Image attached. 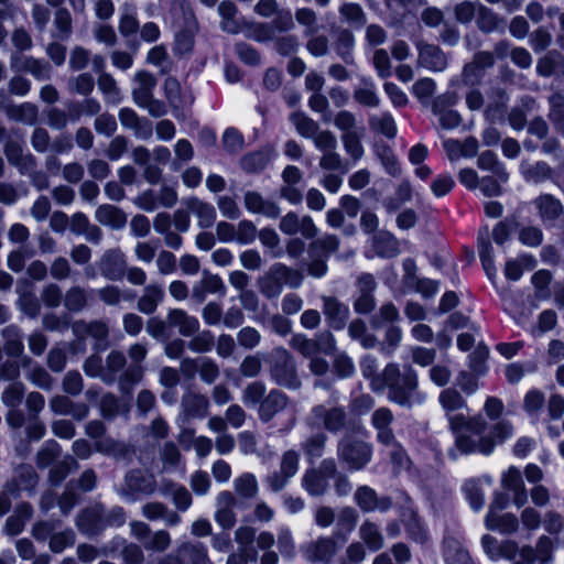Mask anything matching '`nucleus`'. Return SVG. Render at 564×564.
<instances>
[{
    "instance_id": "obj_1",
    "label": "nucleus",
    "mask_w": 564,
    "mask_h": 564,
    "mask_svg": "<svg viewBox=\"0 0 564 564\" xmlns=\"http://www.w3.org/2000/svg\"><path fill=\"white\" fill-rule=\"evenodd\" d=\"M378 364L372 356H366L360 362L364 377L370 379V388L376 393L387 390V399L402 408L411 409L425 401V394L419 390V376L408 366L403 372L395 362L386 365L381 373L377 375Z\"/></svg>"
},
{
    "instance_id": "obj_2",
    "label": "nucleus",
    "mask_w": 564,
    "mask_h": 564,
    "mask_svg": "<svg viewBox=\"0 0 564 564\" xmlns=\"http://www.w3.org/2000/svg\"><path fill=\"white\" fill-rule=\"evenodd\" d=\"M449 429L455 434V447L462 454L490 455L494 444L488 433L487 421L481 415L451 416Z\"/></svg>"
},
{
    "instance_id": "obj_3",
    "label": "nucleus",
    "mask_w": 564,
    "mask_h": 564,
    "mask_svg": "<svg viewBox=\"0 0 564 564\" xmlns=\"http://www.w3.org/2000/svg\"><path fill=\"white\" fill-rule=\"evenodd\" d=\"M302 282L303 274L299 270L283 263H274L258 279V286L263 296L274 299L282 293L284 284L297 289Z\"/></svg>"
},
{
    "instance_id": "obj_4",
    "label": "nucleus",
    "mask_w": 564,
    "mask_h": 564,
    "mask_svg": "<svg viewBox=\"0 0 564 564\" xmlns=\"http://www.w3.org/2000/svg\"><path fill=\"white\" fill-rule=\"evenodd\" d=\"M271 379L281 387L299 389L301 380L294 357L283 347L273 348L267 358Z\"/></svg>"
},
{
    "instance_id": "obj_5",
    "label": "nucleus",
    "mask_w": 564,
    "mask_h": 564,
    "mask_svg": "<svg viewBox=\"0 0 564 564\" xmlns=\"http://www.w3.org/2000/svg\"><path fill=\"white\" fill-rule=\"evenodd\" d=\"M311 430H325L332 434L346 430L348 413L341 406L314 405L305 419Z\"/></svg>"
},
{
    "instance_id": "obj_6",
    "label": "nucleus",
    "mask_w": 564,
    "mask_h": 564,
    "mask_svg": "<svg viewBox=\"0 0 564 564\" xmlns=\"http://www.w3.org/2000/svg\"><path fill=\"white\" fill-rule=\"evenodd\" d=\"M337 456L349 469L359 470L370 462L372 446L352 435H345L338 441Z\"/></svg>"
},
{
    "instance_id": "obj_7",
    "label": "nucleus",
    "mask_w": 564,
    "mask_h": 564,
    "mask_svg": "<svg viewBox=\"0 0 564 564\" xmlns=\"http://www.w3.org/2000/svg\"><path fill=\"white\" fill-rule=\"evenodd\" d=\"M337 473V464L334 458H325L317 467L305 470L302 477V487L313 496H323L329 486V479L334 478Z\"/></svg>"
},
{
    "instance_id": "obj_8",
    "label": "nucleus",
    "mask_w": 564,
    "mask_h": 564,
    "mask_svg": "<svg viewBox=\"0 0 564 564\" xmlns=\"http://www.w3.org/2000/svg\"><path fill=\"white\" fill-rule=\"evenodd\" d=\"M148 355V345L144 343H135L129 346L128 357L130 365L120 375L119 390L123 393H130L132 388L142 381L145 368L142 365Z\"/></svg>"
},
{
    "instance_id": "obj_9",
    "label": "nucleus",
    "mask_w": 564,
    "mask_h": 564,
    "mask_svg": "<svg viewBox=\"0 0 564 564\" xmlns=\"http://www.w3.org/2000/svg\"><path fill=\"white\" fill-rule=\"evenodd\" d=\"M338 544L333 536H318L301 545L303 557L312 563L329 564L338 553Z\"/></svg>"
},
{
    "instance_id": "obj_10",
    "label": "nucleus",
    "mask_w": 564,
    "mask_h": 564,
    "mask_svg": "<svg viewBox=\"0 0 564 564\" xmlns=\"http://www.w3.org/2000/svg\"><path fill=\"white\" fill-rule=\"evenodd\" d=\"M505 508L501 497H497L489 506L485 518V525L490 531H498L502 534L516 533L519 529V519L516 514L507 512L500 513Z\"/></svg>"
},
{
    "instance_id": "obj_11",
    "label": "nucleus",
    "mask_w": 564,
    "mask_h": 564,
    "mask_svg": "<svg viewBox=\"0 0 564 564\" xmlns=\"http://www.w3.org/2000/svg\"><path fill=\"white\" fill-rule=\"evenodd\" d=\"M532 206L541 223L545 226H555L564 217V206L560 198L549 193H542L532 200Z\"/></svg>"
},
{
    "instance_id": "obj_12",
    "label": "nucleus",
    "mask_w": 564,
    "mask_h": 564,
    "mask_svg": "<svg viewBox=\"0 0 564 564\" xmlns=\"http://www.w3.org/2000/svg\"><path fill=\"white\" fill-rule=\"evenodd\" d=\"M494 54L489 51H478L470 62L466 63L462 72V82L467 86L478 85L487 69L495 65Z\"/></svg>"
},
{
    "instance_id": "obj_13",
    "label": "nucleus",
    "mask_w": 564,
    "mask_h": 564,
    "mask_svg": "<svg viewBox=\"0 0 564 564\" xmlns=\"http://www.w3.org/2000/svg\"><path fill=\"white\" fill-rule=\"evenodd\" d=\"M357 293L354 300V310L358 314H369L376 307V300L373 292L377 288V282L372 274L362 273L357 279Z\"/></svg>"
},
{
    "instance_id": "obj_14",
    "label": "nucleus",
    "mask_w": 564,
    "mask_h": 564,
    "mask_svg": "<svg viewBox=\"0 0 564 564\" xmlns=\"http://www.w3.org/2000/svg\"><path fill=\"white\" fill-rule=\"evenodd\" d=\"M127 267L126 256L120 248L107 249L98 261L100 274L109 281H120Z\"/></svg>"
},
{
    "instance_id": "obj_15",
    "label": "nucleus",
    "mask_w": 564,
    "mask_h": 564,
    "mask_svg": "<svg viewBox=\"0 0 564 564\" xmlns=\"http://www.w3.org/2000/svg\"><path fill=\"white\" fill-rule=\"evenodd\" d=\"M415 47L417 51L416 64L419 67L432 72H442L447 67V56L440 46L420 40L415 43Z\"/></svg>"
},
{
    "instance_id": "obj_16",
    "label": "nucleus",
    "mask_w": 564,
    "mask_h": 564,
    "mask_svg": "<svg viewBox=\"0 0 564 564\" xmlns=\"http://www.w3.org/2000/svg\"><path fill=\"white\" fill-rule=\"evenodd\" d=\"M236 506L237 498L234 492L224 490L217 495L214 518L223 530L228 531L235 527L237 522Z\"/></svg>"
},
{
    "instance_id": "obj_17",
    "label": "nucleus",
    "mask_w": 564,
    "mask_h": 564,
    "mask_svg": "<svg viewBox=\"0 0 564 564\" xmlns=\"http://www.w3.org/2000/svg\"><path fill=\"white\" fill-rule=\"evenodd\" d=\"M0 109H2L9 119L25 124H34L37 120V107L31 102L13 105L3 90H0Z\"/></svg>"
},
{
    "instance_id": "obj_18",
    "label": "nucleus",
    "mask_w": 564,
    "mask_h": 564,
    "mask_svg": "<svg viewBox=\"0 0 564 564\" xmlns=\"http://www.w3.org/2000/svg\"><path fill=\"white\" fill-rule=\"evenodd\" d=\"M323 314L329 327L340 330L349 317V307L336 296L322 295Z\"/></svg>"
},
{
    "instance_id": "obj_19",
    "label": "nucleus",
    "mask_w": 564,
    "mask_h": 564,
    "mask_svg": "<svg viewBox=\"0 0 564 564\" xmlns=\"http://www.w3.org/2000/svg\"><path fill=\"white\" fill-rule=\"evenodd\" d=\"M156 490V480L152 474L133 469L124 478V496L133 494L152 495Z\"/></svg>"
},
{
    "instance_id": "obj_20",
    "label": "nucleus",
    "mask_w": 564,
    "mask_h": 564,
    "mask_svg": "<svg viewBox=\"0 0 564 564\" xmlns=\"http://www.w3.org/2000/svg\"><path fill=\"white\" fill-rule=\"evenodd\" d=\"M289 397L278 390L272 389L258 406V416L261 422H270L276 414L284 411L289 405Z\"/></svg>"
},
{
    "instance_id": "obj_21",
    "label": "nucleus",
    "mask_w": 564,
    "mask_h": 564,
    "mask_svg": "<svg viewBox=\"0 0 564 564\" xmlns=\"http://www.w3.org/2000/svg\"><path fill=\"white\" fill-rule=\"evenodd\" d=\"M501 486L506 490L512 492V501L518 508L523 507L527 503L528 492L522 478V473L519 468L510 466L502 474Z\"/></svg>"
},
{
    "instance_id": "obj_22",
    "label": "nucleus",
    "mask_w": 564,
    "mask_h": 564,
    "mask_svg": "<svg viewBox=\"0 0 564 564\" xmlns=\"http://www.w3.org/2000/svg\"><path fill=\"white\" fill-rule=\"evenodd\" d=\"M481 544L485 553L494 561L513 560L518 554V543L512 540L499 542L496 538L485 534Z\"/></svg>"
},
{
    "instance_id": "obj_23",
    "label": "nucleus",
    "mask_w": 564,
    "mask_h": 564,
    "mask_svg": "<svg viewBox=\"0 0 564 564\" xmlns=\"http://www.w3.org/2000/svg\"><path fill=\"white\" fill-rule=\"evenodd\" d=\"M209 400L206 395L188 391L181 399L182 413L186 419H203L208 414Z\"/></svg>"
},
{
    "instance_id": "obj_24",
    "label": "nucleus",
    "mask_w": 564,
    "mask_h": 564,
    "mask_svg": "<svg viewBox=\"0 0 564 564\" xmlns=\"http://www.w3.org/2000/svg\"><path fill=\"white\" fill-rule=\"evenodd\" d=\"M393 413L389 408L377 409L371 416V424L377 430V438L380 443L390 445L394 442V434L391 429Z\"/></svg>"
},
{
    "instance_id": "obj_25",
    "label": "nucleus",
    "mask_w": 564,
    "mask_h": 564,
    "mask_svg": "<svg viewBox=\"0 0 564 564\" xmlns=\"http://www.w3.org/2000/svg\"><path fill=\"white\" fill-rule=\"evenodd\" d=\"M355 501L365 512H370L376 509L387 511L392 505L390 498H378L376 491L368 486H361L356 490Z\"/></svg>"
},
{
    "instance_id": "obj_26",
    "label": "nucleus",
    "mask_w": 564,
    "mask_h": 564,
    "mask_svg": "<svg viewBox=\"0 0 564 564\" xmlns=\"http://www.w3.org/2000/svg\"><path fill=\"white\" fill-rule=\"evenodd\" d=\"M243 203L250 213L262 214L269 218H278L280 215L279 206L256 191H248L243 196Z\"/></svg>"
},
{
    "instance_id": "obj_27",
    "label": "nucleus",
    "mask_w": 564,
    "mask_h": 564,
    "mask_svg": "<svg viewBox=\"0 0 564 564\" xmlns=\"http://www.w3.org/2000/svg\"><path fill=\"white\" fill-rule=\"evenodd\" d=\"M218 13L221 17L220 28L230 34H238L243 31L246 22L238 18V9L232 1L225 0L218 6Z\"/></svg>"
},
{
    "instance_id": "obj_28",
    "label": "nucleus",
    "mask_w": 564,
    "mask_h": 564,
    "mask_svg": "<svg viewBox=\"0 0 564 564\" xmlns=\"http://www.w3.org/2000/svg\"><path fill=\"white\" fill-rule=\"evenodd\" d=\"M11 66L20 72L32 74L39 80L48 79L52 72L47 62L32 56L12 57Z\"/></svg>"
},
{
    "instance_id": "obj_29",
    "label": "nucleus",
    "mask_w": 564,
    "mask_h": 564,
    "mask_svg": "<svg viewBox=\"0 0 564 564\" xmlns=\"http://www.w3.org/2000/svg\"><path fill=\"white\" fill-rule=\"evenodd\" d=\"M77 527L83 533L88 535L104 530V508L95 506L84 510L77 518Z\"/></svg>"
},
{
    "instance_id": "obj_30",
    "label": "nucleus",
    "mask_w": 564,
    "mask_h": 564,
    "mask_svg": "<svg viewBox=\"0 0 564 564\" xmlns=\"http://www.w3.org/2000/svg\"><path fill=\"white\" fill-rule=\"evenodd\" d=\"M186 208L197 218L198 227L210 228L216 220L215 207L197 197H191L185 200Z\"/></svg>"
},
{
    "instance_id": "obj_31",
    "label": "nucleus",
    "mask_w": 564,
    "mask_h": 564,
    "mask_svg": "<svg viewBox=\"0 0 564 564\" xmlns=\"http://www.w3.org/2000/svg\"><path fill=\"white\" fill-rule=\"evenodd\" d=\"M478 253L487 276L494 280L496 276V267L494 262V251L490 243V232L487 226L482 227L478 232Z\"/></svg>"
},
{
    "instance_id": "obj_32",
    "label": "nucleus",
    "mask_w": 564,
    "mask_h": 564,
    "mask_svg": "<svg viewBox=\"0 0 564 564\" xmlns=\"http://www.w3.org/2000/svg\"><path fill=\"white\" fill-rule=\"evenodd\" d=\"M127 369V357L120 350H111L105 359L102 381L107 384L119 383L120 375Z\"/></svg>"
},
{
    "instance_id": "obj_33",
    "label": "nucleus",
    "mask_w": 564,
    "mask_h": 564,
    "mask_svg": "<svg viewBox=\"0 0 564 564\" xmlns=\"http://www.w3.org/2000/svg\"><path fill=\"white\" fill-rule=\"evenodd\" d=\"M96 220L112 229H122L127 224V215L117 206L104 204L100 205L95 212Z\"/></svg>"
},
{
    "instance_id": "obj_34",
    "label": "nucleus",
    "mask_w": 564,
    "mask_h": 564,
    "mask_svg": "<svg viewBox=\"0 0 564 564\" xmlns=\"http://www.w3.org/2000/svg\"><path fill=\"white\" fill-rule=\"evenodd\" d=\"M135 87L132 90L134 102L139 106L147 102L153 96L152 91L156 86L155 77L145 70H140L134 75Z\"/></svg>"
},
{
    "instance_id": "obj_35",
    "label": "nucleus",
    "mask_w": 564,
    "mask_h": 564,
    "mask_svg": "<svg viewBox=\"0 0 564 564\" xmlns=\"http://www.w3.org/2000/svg\"><path fill=\"white\" fill-rule=\"evenodd\" d=\"M164 290L161 285L152 283L145 285L142 295L139 297L137 307L141 313L152 314L163 301Z\"/></svg>"
},
{
    "instance_id": "obj_36",
    "label": "nucleus",
    "mask_w": 564,
    "mask_h": 564,
    "mask_svg": "<svg viewBox=\"0 0 564 564\" xmlns=\"http://www.w3.org/2000/svg\"><path fill=\"white\" fill-rule=\"evenodd\" d=\"M167 323L177 327L183 336H192L199 328V322L196 317L189 316L185 311L175 308L171 310L167 314Z\"/></svg>"
},
{
    "instance_id": "obj_37",
    "label": "nucleus",
    "mask_w": 564,
    "mask_h": 564,
    "mask_svg": "<svg viewBox=\"0 0 564 564\" xmlns=\"http://www.w3.org/2000/svg\"><path fill=\"white\" fill-rule=\"evenodd\" d=\"M443 554L446 564H474L469 553L464 549L462 543L453 536L444 539Z\"/></svg>"
},
{
    "instance_id": "obj_38",
    "label": "nucleus",
    "mask_w": 564,
    "mask_h": 564,
    "mask_svg": "<svg viewBox=\"0 0 564 564\" xmlns=\"http://www.w3.org/2000/svg\"><path fill=\"white\" fill-rule=\"evenodd\" d=\"M3 349L10 357H19L24 351L23 334L19 326L8 325L1 330Z\"/></svg>"
},
{
    "instance_id": "obj_39",
    "label": "nucleus",
    "mask_w": 564,
    "mask_h": 564,
    "mask_svg": "<svg viewBox=\"0 0 564 564\" xmlns=\"http://www.w3.org/2000/svg\"><path fill=\"white\" fill-rule=\"evenodd\" d=\"M185 564H210L206 545L197 541H184L180 543Z\"/></svg>"
},
{
    "instance_id": "obj_40",
    "label": "nucleus",
    "mask_w": 564,
    "mask_h": 564,
    "mask_svg": "<svg viewBox=\"0 0 564 564\" xmlns=\"http://www.w3.org/2000/svg\"><path fill=\"white\" fill-rule=\"evenodd\" d=\"M520 169L523 178L529 183L539 184L552 180L554 175L553 169L545 162H522Z\"/></svg>"
},
{
    "instance_id": "obj_41",
    "label": "nucleus",
    "mask_w": 564,
    "mask_h": 564,
    "mask_svg": "<svg viewBox=\"0 0 564 564\" xmlns=\"http://www.w3.org/2000/svg\"><path fill=\"white\" fill-rule=\"evenodd\" d=\"M438 402L445 411L448 421L451 416H465L464 414H454V412L466 408L465 399L456 389L446 388L442 390L438 395Z\"/></svg>"
},
{
    "instance_id": "obj_42",
    "label": "nucleus",
    "mask_w": 564,
    "mask_h": 564,
    "mask_svg": "<svg viewBox=\"0 0 564 564\" xmlns=\"http://www.w3.org/2000/svg\"><path fill=\"white\" fill-rule=\"evenodd\" d=\"M73 332L78 337L90 336L97 340H104L108 337L109 329L105 322L93 321L84 322L77 321L72 326Z\"/></svg>"
},
{
    "instance_id": "obj_43",
    "label": "nucleus",
    "mask_w": 564,
    "mask_h": 564,
    "mask_svg": "<svg viewBox=\"0 0 564 564\" xmlns=\"http://www.w3.org/2000/svg\"><path fill=\"white\" fill-rule=\"evenodd\" d=\"M348 334L351 339L358 340L365 349H372L378 344L377 336L368 332L366 323L360 318L349 323Z\"/></svg>"
},
{
    "instance_id": "obj_44",
    "label": "nucleus",
    "mask_w": 564,
    "mask_h": 564,
    "mask_svg": "<svg viewBox=\"0 0 564 564\" xmlns=\"http://www.w3.org/2000/svg\"><path fill=\"white\" fill-rule=\"evenodd\" d=\"M354 47H355V36L354 34L347 30H341L337 39L335 41V52L337 56L343 59L344 63L348 65L355 64L354 57Z\"/></svg>"
},
{
    "instance_id": "obj_45",
    "label": "nucleus",
    "mask_w": 564,
    "mask_h": 564,
    "mask_svg": "<svg viewBox=\"0 0 564 564\" xmlns=\"http://www.w3.org/2000/svg\"><path fill=\"white\" fill-rule=\"evenodd\" d=\"M340 19L354 28H362L367 23V14L359 3L344 2L338 9Z\"/></svg>"
},
{
    "instance_id": "obj_46",
    "label": "nucleus",
    "mask_w": 564,
    "mask_h": 564,
    "mask_svg": "<svg viewBox=\"0 0 564 564\" xmlns=\"http://www.w3.org/2000/svg\"><path fill=\"white\" fill-rule=\"evenodd\" d=\"M327 435L323 432H318L308 436L302 443V451L307 459V462L313 463L314 460L321 458L326 449Z\"/></svg>"
},
{
    "instance_id": "obj_47",
    "label": "nucleus",
    "mask_w": 564,
    "mask_h": 564,
    "mask_svg": "<svg viewBox=\"0 0 564 564\" xmlns=\"http://www.w3.org/2000/svg\"><path fill=\"white\" fill-rule=\"evenodd\" d=\"M359 538L373 552L381 550L384 545V539L379 527L368 520L360 525Z\"/></svg>"
},
{
    "instance_id": "obj_48",
    "label": "nucleus",
    "mask_w": 564,
    "mask_h": 564,
    "mask_svg": "<svg viewBox=\"0 0 564 564\" xmlns=\"http://www.w3.org/2000/svg\"><path fill=\"white\" fill-rule=\"evenodd\" d=\"M234 489L240 498L251 500L258 495V480L253 474L243 473L235 478Z\"/></svg>"
},
{
    "instance_id": "obj_49",
    "label": "nucleus",
    "mask_w": 564,
    "mask_h": 564,
    "mask_svg": "<svg viewBox=\"0 0 564 564\" xmlns=\"http://www.w3.org/2000/svg\"><path fill=\"white\" fill-rule=\"evenodd\" d=\"M375 153L389 175L393 177L400 176V163L389 145L384 143H376Z\"/></svg>"
},
{
    "instance_id": "obj_50",
    "label": "nucleus",
    "mask_w": 564,
    "mask_h": 564,
    "mask_svg": "<svg viewBox=\"0 0 564 564\" xmlns=\"http://www.w3.org/2000/svg\"><path fill=\"white\" fill-rule=\"evenodd\" d=\"M476 23L481 32L492 33L503 24V19H501L491 9L480 3L476 14Z\"/></svg>"
},
{
    "instance_id": "obj_51",
    "label": "nucleus",
    "mask_w": 564,
    "mask_h": 564,
    "mask_svg": "<svg viewBox=\"0 0 564 564\" xmlns=\"http://www.w3.org/2000/svg\"><path fill=\"white\" fill-rule=\"evenodd\" d=\"M364 137L365 129H358V131L351 133H343L340 137L346 153L355 162L359 161L365 154V149L361 143Z\"/></svg>"
},
{
    "instance_id": "obj_52",
    "label": "nucleus",
    "mask_w": 564,
    "mask_h": 564,
    "mask_svg": "<svg viewBox=\"0 0 564 564\" xmlns=\"http://www.w3.org/2000/svg\"><path fill=\"white\" fill-rule=\"evenodd\" d=\"M373 248L376 253L383 258H393L399 254V241L389 232H380L375 237Z\"/></svg>"
},
{
    "instance_id": "obj_53",
    "label": "nucleus",
    "mask_w": 564,
    "mask_h": 564,
    "mask_svg": "<svg viewBox=\"0 0 564 564\" xmlns=\"http://www.w3.org/2000/svg\"><path fill=\"white\" fill-rule=\"evenodd\" d=\"M444 97L434 100L432 111L438 116V123L442 129L452 130L462 123L460 115L455 110L442 109Z\"/></svg>"
},
{
    "instance_id": "obj_54",
    "label": "nucleus",
    "mask_w": 564,
    "mask_h": 564,
    "mask_svg": "<svg viewBox=\"0 0 564 564\" xmlns=\"http://www.w3.org/2000/svg\"><path fill=\"white\" fill-rule=\"evenodd\" d=\"M354 99L365 107L376 108L380 105L375 84L366 79L362 80V85L355 88Z\"/></svg>"
},
{
    "instance_id": "obj_55",
    "label": "nucleus",
    "mask_w": 564,
    "mask_h": 564,
    "mask_svg": "<svg viewBox=\"0 0 564 564\" xmlns=\"http://www.w3.org/2000/svg\"><path fill=\"white\" fill-rule=\"evenodd\" d=\"M535 259L528 254L509 260L505 265V275L508 280L517 281L521 278L524 269L531 270L535 267Z\"/></svg>"
},
{
    "instance_id": "obj_56",
    "label": "nucleus",
    "mask_w": 564,
    "mask_h": 564,
    "mask_svg": "<svg viewBox=\"0 0 564 564\" xmlns=\"http://www.w3.org/2000/svg\"><path fill=\"white\" fill-rule=\"evenodd\" d=\"M358 514L351 507H345L339 510L337 522H336V535L346 540L356 527Z\"/></svg>"
},
{
    "instance_id": "obj_57",
    "label": "nucleus",
    "mask_w": 564,
    "mask_h": 564,
    "mask_svg": "<svg viewBox=\"0 0 564 564\" xmlns=\"http://www.w3.org/2000/svg\"><path fill=\"white\" fill-rule=\"evenodd\" d=\"M62 448L54 440L44 442L35 455V464L43 469L48 467L56 458L59 457Z\"/></svg>"
},
{
    "instance_id": "obj_58",
    "label": "nucleus",
    "mask_w": 564,
    "mask_h": 564,
    "mask_svg": "<svg viewBox=\"0 0 564 564\" xmlns=\"http://www.w3.org/2000/svg\"><path fill=\"white\" fill-rule=\"evenodd\" d=\"M88 295L83 286L69 288L64 297V305L69 312H80L87 306Z\"/></svg>"
},
{
    "instance_id": "obj_59",
    "label": "nucleus",
    "mask_w": 564,
    "mask_h": 564,
    "mask_svg": "<svg viewBox=\"0 0 564 564\" xmlns=\"http://www.w3.org/2000/svg\"><path fill=\"white\" fill-rule=\"evenodd\" d=\"M463 490L466 495V498L469 501L470 507L478 511L480 510L485 505V494L481 487L480 479H468L465 481L463 486Z\"/></svg>"
},
{
    "instance_id": "obj_60",
    "label": "nucleus",
    "mask_w": 564,
    "mask_h": 564,
    "mask_svg": "<svg viewBox=\"0 0 564 564\" xmlns=\"http://www.w3.org/2000/svg\"><path fill=\"white\" fill-rule=\"evenodd\" d=\"M479 169L490 171L498 177L502 183L508 181V173L505 167L497 161L495 153L491 151H485L480 154L477 161Z\"/></svg>"
},
{
    "instance_id": "obj_61",
    "label": "nucleus",
    "mask_w": 564,
    "mask_h": 564,
    "mask_svg": "<svg viewBox=\"0 0 564 564\" xmlns=\"http://www.w3.org/2000/svg\"><path fill=\"white\" fill-rule=\"evenodd\" d=\"M370 128L380 132L387 138H394L397 134V126L393 117L390 113L373 115L369 118Z\"/></svg>"
},
{
    "instance_id": "obj_62",
    "label": "nucleus",
    "mask_w": 564,
    "mask_h": 564,
    "mask_svg": "<svg viewBox=\"0 0 564 564\" xmlns=\"http://www.w3.org/2000/svg\"><path fill=\"white\" fill-rule=\"evenodd\" d=\"M12 479H17L20 490H33L37 485L39 477L31 465L21 464L14 468V476Z\"/></svg>"
},
{
    "instance_id": "obj_63",
    "label": "nucleus",
    "mask_w": 564,
    "mask_h": 564,
    "mask_svg": "<svg viewBox=\"0 0 564 564\" xmlns=\"http://www.w3.org/2000/svg\"><path fill=\"white\" fill-rule=\"evenodd\" d=\"M290 121L295 127L297 133L303 138L310 139L319 129V126L316 121L301 111L291 113Z\"/></svg>"
},
{
    "instance_id": "obj_64",
    "label": "nucleus",
    "mask_w": 564,
    "mask_h": 564,
    "mask_svg": "<svg viewBox=\"0 0 564 564\" xmlns=\"http://www.w3.org/2000/svg\"><path fill=\"white\" fill-rule=\"evenodd\" d=\"M550 105L549 118L556 129L564 134V98L558 94H554L550 97Z\"/></svg>"
}]
</instances>
